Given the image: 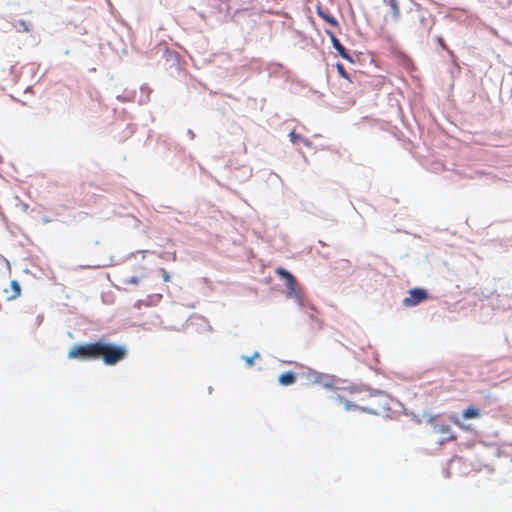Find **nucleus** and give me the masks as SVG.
Segmentation results:
<instances>
[{
  "label": "nucleus",
  "mask_w": 512,
  "mask_h": 512,
  "mask_svg": "<svg viewBox=\"0 0 512 512\" xmlns=\"http://www.w3.org/2000/svg\"><path fill=\"white\" fill-rule=\"evenodd\" d=\"M350 398L343 395H338L337 400L342 404L346 410H361L370 414H379L381 412L380 404L378 403L380 396L374 394H366L360 397L359 393L350 391Z\"/></svg>",
  "instance_id": "1"
},
{
  "label": "nucleus",
  "mask_w": 512,
  "mask_h": 512,
  "mask_svg": "<svg viewBox=\"0 0 512 512\" xmlns=\"http://www.w3.org/2000/svg\"><path fill=\"white\" fill-rule=\"evenodd\" d=\"M127 350L122 345L107 342L103 339L96 341V359H102L106 365H115L125 359Z\"/></svg>",
  "instance_id": "2"
},
{
  "label": "nucleus",
  "mask_w": 512,
  "mask_h": 512,
  "mask_svg": "<svg viewBox=\"0 0 512 512\" xmlns=\"http://www.w3.org/2000/svg\"><path fill=\"white\" fill-rule=\"evenodd\" d=\"M68 358L81 360H95L96 342L73 346L68 352Z\"/></svg>",
  "instance_id": "3"
},
{
  "label": "nucleus",
  "mask_w": 512,
  "mask_h": 512,
  "mask_svg": "<svg viewBox=\"0 0 512 512\" xmlns=\"http://www.w3.org/2000/svg\"><path fill=\"white\" fill-rule=\"evenodd\" d=\"M275 273L286 281L287 292L286 295L289 298H294L298 301L301 300V293L298 288L296 278L287 270L282 267H278Z\"/></svg>",
  "instance_id": "4"
},
{
  "label": "nucleus",
  "mask_w": 512,
  "mask_h": 512,
  "mask_svg": "<svg viewBox=\"0 0 512 512\" xmlns=\"http://www.w3.org/2000/svg\"><path fill=\"white\" fill-rule=\"evenodd\" d=\"M408 296L404 298L403 305L413 307L428 299V293L425 289L414 288L409 290Z\"/></svg>",
  "instance_id": "5"
},
{
  "label": "nucleus",
  "mask_w": 512,
  "mask_h": 512,
  "mask_svg": "<svg viewBox=\"0 0 512 512\" xmlns=\"http://www.w3.org/2000/svg\"><path fill=\"white\" fill-rule=\"evenodd\" d=\"M316 12L319 17H321L325 22H327L331 26L336 27V28L339 26V23L336 20V18L330 14V12L327 8H323V6L321 4H318L316 6Z\"/></svg>",
  "instance_id": "6"
},
{
  "label": "nucleus",
  "mask_w": 512,
  "mask_h": 512,
  "mask_svg": "<svg viewBox=\"0 0 512 512\" xmlns=\"http://www.w3.org/2000/svg\"><path fill=\"white\" fill-rule=\"evenodd\" d=\"M326 34L329 36V38L333 44V47L338 51V53L341 55V57L344 59L350 60L351 58H350L349 54L347 53L344 46L340 43L339 39L335 36V34L330 30H326Z\"/></svg>",
  "instance_id": "7"
},
{
  "label": "nucleus",
  "mask_w": 512,
  "mask_h": 512,
  "mask_svg": "<svg viewBox=\"0 0 512 512\" xmlns=\"http://www.w3.org/2000/svg\"><path fill=\"white\" fill-rule=\"evenodd\" d=\"M278 380L281 385L287 386L293 384L296 381V376L293 372H286L281 374Z\"/></svg>",
  "instance_id": "8"
},
{
  "label": "nucleus",
  "mask_w": 512,
  "mask_h": 512,
  "mask_svg": "<svg viewBox=\"0 0 512 512\" xmlns=\"http://www.w3.org/2000/svg\"><path fill=\"white\" fill-rule=\"evenodd\" d=\"M392 10V16L395 21L400 18V6L398 0H385Z\"/></svg>",
  "instance_id": "9"
},
{
  "label": "nucleus",
  "mask_w": 512,
  "mask_h": 512,
  "mask_svg": "<svg viewBox=\"0 0 512 512\" xmlns=\"http://www.w3.org/2000/svg\"><path fill=\"white\" fill-rule=\"evenodd\" d=\"M462 416L464 419L478 418L480 417V410L474 406H470L463 411Z\"/></svg>",
  "instance_id": "10"
},
{
  "label": "nucleus",
  "mask_w": 512,
  "mask_h": 512,
  "mask_svg": "<svg viewBox=\"0 0 512 512\" xmlns=\"http://www.w3.org/2000/svg\"><path fill=\"white\" fill-rule=\"evenodd\" d=\"M144 278H146V273H145V268H142V272L140 273V275L126 278L122 281V283L124 285H130V284L137 285L140 282V280L144 279Z\"/></svg>",
  "instance_id": "11"
},
{
  "label": "nucleus",
  "mask_w": 512,
  "mask_h": 512,
  "mask_svg": "<svg viewBox=\"0 0 512 512\" xmlns=\"http://www.w3.org/2000/svg\"><path fill=\"white\" fill-rule=\"evenodd\" d=\"M289 137H290L291 142L295 145H299L300 143H302L306 146L308 145V141L301 135L295 133V131L290 132Z\"/></svg>",
  "instance_id": "12"
},
{
  "label": "nucleus",
  "mask_w": 512,
  "mask_h": 512,
  "mask_svg": "<svg viewBox=\"0 0 512 512\" xmlns=\"http://www.w3.org/2000/svg\"><path fill=\"white\" fill-rule=\"evenodd\" d=\"M11 287H12L13 292H14V294H13L12 298H17V297H19V296L21 295V288H20L19 283H18L16 280H13V281L11 282Z\"/></svg>",
  "instance_id": "13"
},
{
  "label": "nucleus",
  "mask_w": 512,
  "mask_h": 512,
  "mask_svg": "<svg viewBox=\"0 0 512 512\" xmlns=\"http://www.w3.org/2000/svg\"><path fill=\"white\" fill-rule=\"evenodd\" d=\"M339 75L347 80H350L348 73L345 71L344 66L341 63L336 65Z\"/></svg>",
  "instance_id": "14"
},
{
  "label": "nucleus",
  "mask_w": 512,
  "mask_h": 512,
  "mask_svg": "<svg viewBox=\"0 0 512 512\" xmlns=\"http://www.w3.org/2000/svg\"><path fill=\"white\" fill-rule=\"evenodd\" d=\"M259 356H260L259 353L256 352L253 356H250V357L247 356L244 359H245L247 365L252 366L254 363V359L259 358Z\"/></svg>",
  "instance_id": "15"
},
{
  "label": "nucleus",
  "mask_w": 512,
  "mask_h": 512,
  "mask_svg": "<svg viewBox=\"0 0 512 512\" xmlns=\"http://www.w3.org/2000/svg\"><path fill=\"white\" fill-rule=\"evenodd\" d=\"M161 271H162L163 280L165 282H168L170 280V276H169L168 272L164 269H162Z\"/></svg>",
  "instance_id": "16"
},
{
  "label": "nucleus",
  "mask_w": 512,
  "mask_h": 512,
  "mask_svg": "<svg viewBox=\"0 0 512 512\" xmlns=\"http://www.w3.org/2000/svg\"><path fill=\"white\" fill-rule=\"evenodd\" d=\"M439 431L441 433H448L450 431V427L447 426V425H442L440 428H439Z\"/></svg>",
  "instance_id": "17"
},
{
  "label": "nucleus",
  "mask_w": 512,
  "mask_h": 512,
  "mask_svg": "<svg viewBox=\"0 0 512 512\" xmlns=\"http://www.w3.org/2000/svg\"><path fill=\"white\" fill-rule=\"evenodd\" d=\"M438 43L441 45V47H443L444 49H446V45L444 43V40L441 38V37H438L437 39Z\"/></svg>",
  "instance_id": "18"
},
{
  "label": "nucleus",
  "mask_w": 512,
  "mask_h": 512,
  "mask_svg": "<svg viewBox=\"0 0 512 512\" xmlns=\"http://www.w3.org/2000/svg\"><path fill=\"white\" fill-rule=\"evenodd\" d=\"M451 419H452V421H453L456 425H458L459 427H462V424L460 423V421L458 420V418H456V417H455V418H451Z\"/></svg>",
  "instance_id": "19"
},
{
  "label": "nucleus",
  "mask_w": 512,
  "mask_h": 512,
  "mask_svg": "<svg viewBox=\"0 0 512 512\" xmlns=\"http://www.w3.org/2000/svg\"><path fill=\"white\" fill-rule=\"evenodd\" d=\"M20 24L23 26L25 31H29L28 26L26 25L25 21H20Z\"/></svg>",
  "instance_id": "20"
}]
</instances>
